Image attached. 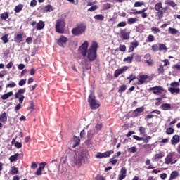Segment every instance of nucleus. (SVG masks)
I'll return each mask as SVG.
<instances>
[{
	"mask_svg": "<svg viewBox=\"0 0 180 180\" xmlns=\"http://www.w3.org/2000/svg\"><path fill=\"white\" fill-rule=\"evenodd\" d=\"M88 47H89L88 49ZM98 42L93 41L89 46V42L85 41L79 48L82 56L85 58L82 61L83 72L91 70V63L95 61L97 57Z\"/></svg>",
	"mask_w": 180,
	"mask_h": 180,
	"instance_id": "nucleus-1",
	"label": "nucleus"
},
{
	"mask_svg": "<svg viewBox=\"0 0 180 180\" xmlns=\"http://www.w3.org/2000/svg\"><path fill=\"white\" fill-rule=\"evenodd\" d=\"M82 159L79 153L72 151L70 155V164L73 167H81Z\"/></svg>",
	"mask_w": 180,
	"mask_h": 180,
	"instance_id": "nucleus-2",
	"label": "nucleus"
},
{
	"mask_svg": "<svg viewBox=\"0 0 180 180\" xmlns=\"http://www.w3.org/2000/svg\"><path fill=\"white\" fill-rule=\"evenodd\" d=\"M86 32V25L78 24L72 30V34L73 36H82Z\"/></svg>",
	"mask_w": 180,
	"mask_h": 180,
	"instance_id": "nucleus-3",
	"label": "nucleus"
},
{
	"mask_svg": "<svg viewBox=\"0 0 180 180\" xmlns=\"http://www.w3.org/2000/svg\"><path fill=\"white\" fill-rule=\"evenodd\" d=\"M88 102L90 105L91 109H98L101 106V103L95 98V94L90 90V95L89 96Z\"/></svg>",
	"mask_w": 180,
	"mask_h": 180,
	"instance_id": "nucleus-4",
	"label": "nucleus"
},
{
	"mask_svg": "<svg viewBox=\"0 0 180 180\" xmlns=\"http://www.w3.org/2000/svg\"><path fill=\"white\" fill-rule=\"evenodd\" d=\"M64 27H65V22L63 20H58L56 21V29L58 33H64Z\"/></svg>",
	"mask_w": 180,
	"mask_h": 180,
	"instance_id": "nucleus-5",
	"label": "nucleus"
},
{
	"mask_svg": "<svg viewBox=\"0 0 180 180\" xmlns=\"http://www.w3.org/2000/svg\"><path fill=\"white\" fill-rule=\"evenodd\" d=\"M94 134H95V131L94 130H89L87 132V140L85 141V143L89 147H92L94 145V141H92V139L94 138Z\"/></svg>",
	"mask_w": 180,
	"mask_h": 180,
	"instance_id": "nucleus-6",
	"label": "nucleus"
},
{
	"mask_svg": "<svg viewBox=\"0 0 180 180\" xmlns=\"http://www.w3.org/2000/svg\"><path fill=\"white\" fill-rule=\"evenodd\" d=\"M113 150H108L105 153L98 152L96 155V158L102 159V158H108L110 157L111 154H113Z\"/></svg>",
	"mask_w": 180,
	"mask_h": 180,
	"instance_id": "nucleus-7",
	"label": "nucleus"
},
{
	"mask_svg": "<svg viewBox=\"0 0 180 180\" xmlns=\"http://www.w3.org/2000/svg\"><path fill=\"white\" fill-rule=\"evenodd\" d=\"M174 152H171L165 158V164H167V165H169V164H171V165H174Z\"/></svg>",
	"mask_w": 180,
	"mask_h": 180,
	"instance_id": "nucleus-8",
	"label": "nucleus"
},
{
	"mask_svg": "<svg viewBox=\"0 0 180 180\" xmlns=\"http://www.w3.org/2000/svg\"><path fill=\"white\" fill-rule=\"evenodd\" d=\"M149 91H153V92L155 95H160V94H161V92H164V91H165V89H164L162 88V86H154V87H150L149 89Z\"/></svg>",
	"mask_w": 180,
	"mask_h": 180,
	"instance_id": "nucleus-9",
	"label": "nucleus"
},
{
	"mask_svg": "<svg viewBox=\"0 0 180 180\" xmlns=\"http://www.w3.org/2000/svg\"><path fill=\"white\" fill-rule=\"evenodd\" d=\"M163 157H165V152L160 151L158 153H156L153 158L152 161L155 162V161H158V160H161V158H163Z\"/></svg>",
	"mask_w": 180,
	"mask_h": 180,
	"instance_id": "nucleus-10",
	"label": "nucleus"
},
{
	"mask_svg": "<svg viewBox=\"0 0 180 180\" xmlns=\"http://www.w3.org/2000/svg\"><path fill=\"white\" fill-rule=\"evenodd\" d=\"M129 70V67L127 66H124L122 68L117 69L115 71L114 77L117 78L120 75V74H123L124 71H127Z\"/></svg>",
	"mask_w": 180,
	"mask_h": 180,
	"instance_id": "nucleus-11",
	"label": "nucleus"
},
{
	"mask_svg": "<svg viewBox=\"0 0 180 180\" xmlns=\"http://www.w3.org/2000/svg\"><path fill=\"white\" fill-rule=\"evenodd\" d=\"M164 13H165V8H163L162 10L158 11L155 13L156 19H158V20H161V19L164 18Z\"/></svg>",
	"mask_w": 180,
	"mask_h": 180,
	"instance_id": "nucleus-12",
	"label": "nucleus"
},
{
	"mask_svg": "<svg viewBox=\"0 0 180 180\" xmlns=\"http://www.w3.org/2000/svg\"><path fill=\"white\" fill-rule=\"evenodd\" d=\"M67 41H68V39L65 37H60V38L58 40V46H60V47H64L66 44Z\"/></svg>",
	"mask_w": 180,
	"mask_h": 180,
	"instance_id": "nucleus-13",
	"label": "nucleus"
},
{
	"mask_svg": "<svg viewBox=\"0 0 180 180\" xmlns=\"http://www.w3.org/2000/svg\"><path fill=\"white\" fill-rule=\"evenodd\" d=\"M147 78H148V75H140L139 78L138 79L137 84L143 85V84H144V82H146V80L147 79Z\"/></svg>",
	"mask_w": 180,
	"mask_h": 180,
	"instance_id": "nucleus-14",
	"label": "nucleus"
},
{
	"mask_svg": "<svg viewBox=\"0 0 180 180\" xmlns=\"http://www.w3.org/2000/svg\"><path fill=\"white\" fill-rule=\"evenodd\" d=\"M127 172V170L126 169V167H122L120 171V174L119 175L118 179L119 180H123L124 178H126V174Z\"/></svg>",
	"mask_w": 180,
	"mask_h": 180,
	"instance_id": "nucleus-15",
	"label": "nucleus"
},
{
	"mask_svg": "<svg viewBox=\"0 0 180 180\" xmlns=\"http://www.w3.org/2000/svg\"><path fill=\"white\" fill-rule=\"evenodd\" d=\"M121 39L122 40H129L130 39V32L121 31Z\"/></svg>",
	"mask_w": 180,
	"mask_h": 180,
	"instance_id": "nucleus-16",
	"label": "nucleus"
},
{
	"mask_svg": "<svg viewBox=\"0 0 180 180\" xmlns=\"http://www.w3.org/2000/svg\"><path fill=\"white\" fill-rule=\"evenodd\" d=\"M42 12H53V6L51 5H46L41 8Z\"/></svg>",
	"mask_w": 180,
	"mask_h": 180,
	"instance_id": "nucleus-17",
	"label": "nucleus"
},
{
	"mask_svg": "<svg viewBox=\"0 0 180 180\" xmlns=\"http://www.w3.org/2000/svg\"><path fill=\"white\" fill-rule=\"evenodd\" d=\"M80 157L82 160L85 158H89V152L86 149L82 150L81 152Z\"/></svg>",
	"mask_w": 180,
	"mask_h": 180,
	"instance_id": "nucleus-18",
	"label": "nucleus"
},
{
	"mask_svg": "<svg viewBox=\"0 0 180 180\" xmlns=\"http://www.w3.org/2000/svg\"><path fill=\"white\" fill-rule=\"evenodd\" d=\"M79 143H81V140H79V138L74 136L73 142L72 143V148H75V147H77V146H79Z\"/></svg>",
	"mask_w": 180,
	"mask_h": 180,
	"instance_id": "nucleus-19",
	"label": "nucleus"
},
{
	"mask_svg": "<svg viewBox=\"0 0 180 180\" xmlns=\"http://www.w3.org/2000/svg\"><path fill=\"white\" fill-rule=\"evenodd\" d=\"M143 112H144V108L141 107V108H136L134 111V116H140L141 115V113H143Z\"/></svg>",
	"mask_w": 180,
	"mask_h": 180,
	"instance_id": "nucleus-20",
	"label": "nucleus"
},
{
	"mask_svg": "<svg viewBox=\"0 0 180 180\" xmlns=\"http://www.w3.org/2000/svg\"><path fill=\"white\" fill-rule=\"evenodd\" d=\"M0 122H2L3 123H6V122H8V116L6 112H3L1 115H0Z\"/></svg>",
	"mask_w": 180,
	"mask_h": 180,
	"instance_id": "nucleus-21",
	"label": "nucleus"
},
{
	"mask_svg": "<svg viewBox=\"0 0 180 180\" xmlns=\"http://www.w3.org/2000/svg\"><path fill=\"white\" fill-rule=\"evenodd\" d=\"M179 141H180L179 136L174 135L171 140L172 144L173 145L178 144L179 143Z\"/></svg>",
	"mask_w": 180,
	"mask_h": 180,
	"instance_id": "nucleus-22",
	"label": "nucleus"
},
{
	"mask_svg": "<svg viewBox=\"0 0 180 180\" xmlns=\"http://www.w3.org/2000/svg\"><path fill=\"white\" fill-rule=\"evenodd\" d=\"M12 95H13V91H9V92L2 95L1 96V99L3 101H6V99H9V98H11V96H12Z\"/></svg>",
	"mask_w": 180,
	"mask_h": 180,
	"instance_id": "nucleus-23",
	"label": "nucleus"
},
{
	"mask_svg": "<svg viewBox=\"0 0 180 180\" xmlns=\"http://www.w3.org/2000/svg\"><path fill=\"white\" fill-rule=\"evenodd\" d=\"M44 22L40 20L39 22L37 23L36 29L37 30H41L42 29H44Z\"/></svg>",
	"mask_w": 180,
	"mask_h": 180,
	"instance_id": "nucleus-24",
	"label": "nucleus"
},
{
	"mask_svg": "<svg viewBox=\"0 0 180 180\" xmlns=\"http://www.w3.org/2000/svg\"><path fill=\"white\" fill-rule=\"evenodd\" d=\"M160 109H162V110H171V104H168V103L162 104L160 106Z\"/></svg>",
	"mask_w": 180,
	"mask_h": 180,
	"instance_id": "nucleus-25",
	"label": "nucleus"
},
{
	"mask_svg": "<svg viewBox=\"0 0 180 180\" xmlns=\"http://www.w3.org/2000/svg\"><path fill=\"white\" fill-rule=\"evenodd\" d=\"M178 176H179V172H178L177 171H174L170 174L169 180L176 179Z\"/></svg>",
	"mask_w": 180,
	"mask_h": 180,
	"instance_id": "nucleus-26",
	"label": "nucleus"
},
{
	"mask_svg": "<svg viewBox=\"0 0 180 180\" xmlns=\"http://www.w3.org/2000/svg\"><path fill=\"white\" fill-rule=\"evenodd\" d=\"M25 91H26V89H19L18 92L15 94V99H18V98H19V96L22 95L21 94H25Z\"/></svg>",
	"mask_w": 180,
	"mask_h": 180,
	"instance_id": "nucleus-27",
	"label": "nucleus"
},
{
	"mask_svg": "<svg viewBox=\"0 0 180 180\" xmlns=\"http://www.w3.org/2000/svg\"><path fill=\"white\" fill-rule=\"evenodd\" d=\"M168 91H170L172 94H180V89L179 88H169Z\"/></svg>",
	"mask_w": 180,
	"mask_h": 180,
	"instance_id": "nucleus-28",
	"label": "nucleus"
},
{
	"mask_svg": "<svg viewBox=\"0 0 180 180\" xmlns=\"http://www.w3.org/2000/svg\"><path fill=\"white\" fill-rule=\"evenodd\" d=\"M18 157H19V153H15L14 155H11L9 158V160L11 162H15L18 160Z\"/></svg>",
	"mask_w": 180,
	"mask_h": 180,
	"instance_id": "nucleus-29",
	"label": "nucleus"
},
{
	"mask_svg": "<svg viewBox=\"0 0 180 180\" xmlns=\"http://www.w3.org/2000/svg\"><path fill=\"white\" fill-rule=\"evenodd\" d=\"M16 43H22V40H23V37H22V34H18L14 39Z\"/></svg>",
	"mask_w": 180,
	"mask_h": 180,
	"instance_id": "nucleus-30",
	"label": "nucleus"
},
{
	"mask_svg": "<svg viewBox=\"0 0 180 180\" xmlns=\"http://www.w3.org/2000/svg\"><path fill=\"white\" fill-rule=\"evenodd\" d=\"M94 18L96 19V20H100L101 22L105 20V16H103L102 14H97L94 15Z\"/></svg>",
	"mask_w": 180,
	"mask_h": 180,
	"instance_id": "nucleus-31",
	"label": "nucleus"
},
{
	"mask_svg": "<svg viewBox=\"0 0 180 180\" xmlns=\"http://www.w3.org/2000/svg\"><path fill=\"white\" fill-rule=\"evenodd\" d=\"M168 32L170 34H178L179 33V31L175 28L169 27L168 29Z\"/></svg>",
	"mask_w": 180,
	"mask_h": 180,
	"instance_id": "nucleus-32",
	"label": "nucleus"
},
{
	"mask_svg": "<svg viewBox=\"0 0 180 180\" xmlns=\"http://www.w3.org/2000/svg\"><path fill=\"white\" fill-rule=\"evenodd\" d=\"M19 172V169L15 167V166H13L11 167V170L10 172L11 175H16Z\"/></svg>",
	"mask_w": 180,
	"mask_h": 180,
	"instance_id": "nucleus-33",
	"label": "nucleus"
},
{
	"mask_svg": "<svg viewBox=\"0 0 180 180\" xmlns=\"http://www.w3.org/2000/svg\"><path fill=\"white\" fill-rule=\"evenodd\" d=\"M155 11H161V9H163L162 8V2H159V3H157L155 5Z\"/></svg>",
	"mask_w": 180,
	"mask_h": 180,
	"instance_id": "nucleus-34",
	"label": "nucleus"
},
{
	"mask_svg": "<svg viewBox=\"0 0 180 180\" xmlns=\"http://www.w3.org/2000/svg\"><path fill=\"white\" fill-rule=\"evenodd\" d=\"M8 37H9V34H6L1 37V40L4 44L9 42V39H8Z\"/></svg>",
	"mask_w": 180,
	"mask_h": 180,
	"instance_id": "nucleus-35",
	"label": "nucleus"
},
{
	"mask_svg": "<svg viewBox=\"0 0 180 180\" xmlns=\"http://www.w3.org/2000/svg\"><path fill=\"white\" fill-rule=\"evenodd\" d=\"M0 18L2 20H6V19L9 18V13H8V12H4L1 14Z\"/></svg>",
	"mask_w": 180,
	"mask_h": 180,
	"instance_id": "nucleus-36",
	"label": "nucleus"
},
{
	"mask_svg": "<svg viewBox=\"0 0 180 180\" xmlns=\"http://www.w3.org/2000/svg\"><path fill=\"white\" fill-rule=\"evenodd\" d=\"M22 9H23V5L20 4V5L16 6L15 7L14 11H15V12L16 13H19V12H20Z\"/></svg>",
	"mask_w": 180,
	"mask_h": 180,
	"instance_id": "nucleus-37",
	"label": "nucleus"
},
{
	"mask_svg": "<svg viewBox=\"0 0 180 180\" xmlns=\"http://www.w3.org/2000/svg\"><path fill=\"white\" fill-rule=\"evenodd\" d=\"M139 19L136 18H130L128 19V23L129 25H133L134 23H136V22H138Z\"/></svg>",
	"mask_w": 180,
	"mask_h": 180,
	"instance_id": "nucleus-38",
	"label": "nucleus"
},
{
	"mask_svg": "<svg viewBox=\"0 0 180 180\" xmlns=\"http://www.w3.org/2000/svg\"><path fill=\"white\" fill-rule=\"evenodd\" d=\"M133 57H134V54H132L131 56H128V57H127V58H124L123 59V61H124V62L127 61L128 63H132V61H133Z\"/></svg>",
	"mask_w": 180,
	"mask_h": 180,
	"instance_id": "nucleus-39",
	"label": "nucleus"
},
{
	"mask_svg": "<svg viewBox=\"0 0 180 180\" xmlns=\"http://www.w3.org/2000/svg\"><path fill=\"white\" fill-rule=\"evenodd\" d=\"M155 39H154V35L152 34H149L147 37L146 41L148 43H153V41H154Z\"/></svg>",
	"mask_w": 180,
	"mask_h": 180,
	"instance_id": "nucleus-40",
	"label": "nucleus"
},
{
	"mask_svg": "<svg viewBox=\"0 0 180 180\" xmlns=\"http://www.w3.org/2000/svg\"><path fill=\"white\" fill-rule=\"evenodd\" d=\"M159 50H160V51L165 50V51H167V50H168V48H167V46H165V44H159Z\"/></svg>",
	"mask_w": 180,
	"mask_h": 180,
	"instance_id": "nucleus-41",
	"label": "nucleus"
},
{
	"mask_svg": "<svg viewBox=\"0 0 180 180\" xmlns=\"http://www.w3.org/2000/svg\"><path fill=\"white\" fill-rule=\"evenodd\" d=\"M130 46L133 47V49H137L139 47V42L137 41L134 42H131Z\"/></svg>",
	"mask_w": 180,
	"mask_h": 180,
	"instance_id": "nucleus-42",
	"label": "nucleus"
},
{
	"mask_svg": "<svg viewBox=\"0 0 180 180\" xmlns=\"http://www.w3.org/2000/svg\"><path fill=\"white\" fill-rule=\"evenodd\" d=\"M126 85H122L121 86H120V89L118 90L119 94H122V92H124V91H126Z\"/></svg>",
	"mask_w": 180,
	"mask_h": 180,
	"instance_id": "nucleus-43",
	"label": "nucleus"
},
{
	"mask_svg": "<svg viewBox=\"0 0 180 180\" xmlns=\"http://www.w3.org/2000/svg\"><path fill=\"white\" fill-rule=\"evenodd\" d=\"M179 86V83L176 82L170 84V86H171L170 88H178Z\"/></svg>",
	"mask_w": 180,
	"mask_h": 180,
	"instance_id": "nucleus-44",
	"label": "nucleus"
},
{
	"mask_svg": "<svg viewBox=\"0 0 180 180\" xmlns=\"http://www.w3.org/2000/svg\"><path fill=\"white\" fill-rule=\"evenodd\" d=\"M139 131L142 136H146V128L143 127H139Z\"/></svg>",
	"mask_w": 180,
	"mask_h": 180,
	"instance_id": "nucleus-45",
	"label": "nucleus"
},
{
	"mask_svg": "<svg viewBox=\"0 0 180 180\" xmlns=\"http://www.w3.org/2000/svg\"><path fill=\"white\" fill-rule=\"evenodd\" d=\"M60 164L63 167H67V160L65 158H62Z\"/></svg>",
	"mask_w": 180,
	"mask_h": 180,
	"instance_id": "nucleus-46",
	"label": "nucleus"
},
{
	"mask_svg": "<svg viewBox=\"0 0 180 180\" xmlns=\"http://www.w3.org/2000/svg\"><path fill=\"white\" fill-rule=\"evenodd\" d=\"M129 153H136L137 152V148L133 146L128 149Z\"/></svg>",
	"mask_w": 180,
	"mask_h": 180,
	"instance_id": "nucleus-47",
	"label": "nucleus"
},
{
	"mask_svg": "<svg viewBox=\"0 0 180 180\" xmlns=\"http://www.w3.org/2000/svg\"><path fill=\"white\" fill-rule=\"evenodd\" d=\"M143 5H144V2L136 1L134 4L135 8H139V6H143Z\"/></svg>",
	"mask_w": 180,
	"mask_h": 180,
	"instance_id": "nucleus-48",
	"label": "nucleus"
},
{
	"mask_svg": "<svg viewBox=\"0 0 180 180\" xmlns=\"http://www.w3.org/2000/svg\"><path fill=\"white\" fill-rule=\"evenodd\" d=\"M174 130L172 128H168L166 130L167 134H174Z\"/></svg>",
	"mask_w": 180,
	"mask_h": 180,
	"instance_id": "nucleus-49",
	"label": "nucleus"
},
{
	"mask_svg": "<svg viewBox=\"0 0 180 180\" xmlns=\"http://www.w3.org/2000/svg\"><path fill=\"white\" fill-rule=\"evenodd\" d=\"M16 86V83L12 82L6 85V88H15Z\"/></svg>",
	"mask_w": 180,
	"mask_h": 180,
	"instance_id": "nucleus-50",
	"label": "nucleus"
},
{
	"mask_svg": "<svg viewBox=\"0 0 180 180\" xmlns=\"http://www.w3.org/2000/svg\"><path fill=\"white\" fill-rule=\"evenodd\" d=\"M126 22L122 21L118 23L117 27H124L126 26Z\"/></svg>",
	"mask_w": 180,
	"mask_h": 180,
	"instance_id": "nucleus-51",
	"label": "nucleus"
},
{
	"mask_svg": "<svg viewBox=\"0 0 180 180\" xmlns=\"http://www.w3.org/2000/svg\"><path fill=\"white\" fill-rule=\"evenodd\" d=\"M46 164H47V163H46V162H44L40 163V164H39V169L43 171V169H44V167H46Z\"/></svg>",
	"mask_w": 180,
	"mask_h": 180,
	"instance_id": "nucleus-52",
	"label": "nucleus"
},
{
	"mask_svg": "<svg viewBox=\"0 0 180 180\" xmlns=\"http://www.w3.org/2000/svg\"><path fill=\"white\" fill-rule=\"evenodd\" d=\"M152 32H155V33H160V32H161V30L159 28H157L155 27H153L151 28Z\"/></svg>",
	"mask_w": 180,
	"mask_h": 180,
	"instance_id": "nucleus-53",
	"label": "nucleus"
},
{
	"mask_svg": "<svg viewBox=\"0 0 180 180\" xmlns=\"http://www.w3.org/2000/svg\"><path fill=\"white\" fill-rule=\"evenodd\" d=\"M18 99H19L20 104L23 103V101L25 99V96L20 95L18 97Z\"/></svg>",
	"mask_w": 180,
	"mask_h": 180,
	"instance_id": "nucleus-54",
	"label": "nucleus"
},
{
	"mask_svg": "<svg viewBox=\"0 0 180 180\" xmlns=\"http://www.w3.org/2000/svg\"><path fill=\"white\" fill-rule=\"evenodd\" d=\"M14 146L16 147V148H22V143L20 142H15Z\"/></svg>",
	"mask_w": 180,
	"mask_h": 180,
	"instance_id": "nucleus-55",
	"label": "nucleus"
},
{
	"mask_svg": "<svg viewBox=\"0 0 180 180\" xmlns=\"http://www.w3.org/2000/svg\"><path fill=\"white\" fill-rule=\"evenodd\" d=\"M98 9V7L96 6H93L89 8V12H94V11H96Z\"/></svg>",
	"mask_w": 180,
	"mask_h": 180,
	"instance_id": "nucleus-56",
	"label": "nucleus"
},
{
	"mask_svg": "<svg viewBox=\"0 0 180 180\" xmlns=\"http://www.w3.org/2000/svg\"><path fill=\"white\" fill-rule=\"evenodd\" d=\"M25 84H26V79H21L19 82H18V85L20 86H23V85H25Z\"/></svg>",
	"mask_w": 180,
	"mask_h": 180,
	"instance_id": "nucleus-57",
	"label": "nucleus"
},
{
	"mask_svg": "<svg viewBox=\"0 0 180 180\" xmlns=\"http://www.w3.org/2000/svg\"><path fill=\"white\" fill-rule=\"evenodd\" d=\"M158 72L159 74H163L164 73V66L160 65L158 68Z\"/></svg>",
	"mask_w": 180,
	"mask_h": 180,
	"instance_id": "nucleus-58",
	"label": "nucleus"
},
{
	"mask_svg": "<svg viewBox=\"0 0 180 180\" xmlns=\"http://www.w3.org/2000/svg\"><path fill=\"white\" fill-rule=\"evenodd\" d=\"M120 51H126V46L125 45H120Z\"/></svg>",
	"mask_w": 180,
	"mask_h": 180,
	"instance_id": "nucleus-59",
	"label": "nucleus"
},
{
	"mask_svg": "<svg viewBox=\"0 0 180 180\" xmlns=\"http://www.w3.org/2000/svg\"><path fill=\"white\" fill-rule=\"evenodd\" d=\"M133 137L135 140H137L138 141L143 140V137H139L137 135H134Z\"/></svg>",
	"mask_w": 180,
	"mask_h": 180,
	"instance_id": "nucleus-60",
	"label": "nucleus"
},
{
	"mask_svg": "<svg viewBox=\"0 0 180 180\" xmlns=\"http://www.w3.org/2000/svg\"><path fill=\"white\" fill-rule=\"evenodd\" d=\"M153 51H157L158 50V45L155 44L151 46Z\"/></svg>",
	"mask_w": 180,
	"mask_h": 180,
	"instance_id": "nucleus-61",
	"label": "nucleus"
},
{
	"mask_svg": "<svg viewBox=\"0 0 180 180\" xmlns=\"http://www.w3.org/2000/svg\"><path fill=\"white\" fill-rule=\"evenodd\" d=\"M36 5H37V1L32 0L30 3V6L34 7Z\"/></svg>",
	"mask_w": 180,
	"mask_h": 180,
	"instance_id": "nucleus-62",
	"label": "nucleus"
},
{
	"mask_svg": "<svg viewBox=\"0 0 180 180\" xmlns=\"http://www.w3.org/2000/svg\"><path fill=\"white\" fill-rule=\"evenodd\" d=\"M31 168L32 169H36V168H37V164L34 162H33L31 165Z\"/></svg>",
	"mask_w": 180,
	"mask_h": 180,
	"instance_id": "nucleus-63",
	"label": "nucleus"
},
{
	"mask_svg": "<svg viewBox=\"0 0 180 180\" xmlns=\"http://www.w3.org/2000/svg\"><path fill=\"white\" fill-rule=\"evenodd\" d=\"M41 169H39L37 170V172H35V175H38V176H40L41 175Z\"/></svg>",
	"mask_w": 180,
	"mask_h": 180,
	"instance_id": "nucleus-64",
	"label": "nucleus"
}]
</instances>
